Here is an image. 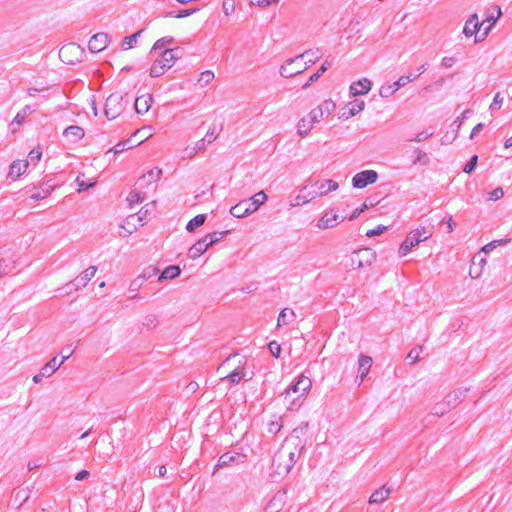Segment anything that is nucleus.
I'll list each match as a JSON object with an SVG mask.
<instances>
[{"mask_svg":"<svg viewBox=\"0 0 512 512\" xmlns=\"http://www.w3.org/2000/svg\"><path fill=\"white\" fill-rule=\"evenodd\" d=\"M341 221H343V217L337 213L331 215L325 214L319 219L317 226L320 229H328L334 227Z\"/></svg>","mask_w":512,"mask_h":512,"instance_id":"21","label":"nucleus"},{"mask_svg":"<svg viewBox=\"0 0 512 512\" xmlns=\"http://www.w3.org/2000/svg\"><path fill=\"white\" fill-rule=\"evenodd\" d=\"M432 235L433 230L431 227L420 226L411 230L399 246V255L401 257L407 256L412 248L418 246L421 242L426 241Z\"/></svg>","mask_w":512,"mask_h":512,"instance_id":"3","label":"nucleus"},{"mask_svg":"<svg viewBox=\"0 0 512 512\" xmlns=\"http://www.w3.org/2000/svg\"><path fill=\"white\" fill-rule=\"evenodd\" d=\"M500 16H501V10L498 7L496 15L488 16L485 20H482L484 23V28H483V32H481V34H480V40H484L487 37L490 29L496 23L497 19Z\"/></svg>","mask_w":512,"mask_h":512,"instance_id":"28","label":"nucleus"},{"mask_svg":"<svg viewBox=\"0 0 512 512\" xmlns=\"http://www.w3.org/2000/svg\"><path fill=\"white\" fill-rule=\"evenodd\" d=\"M372 365V358L362 355L359 358V373L361 380L368 374Z\"/></svg>","mask_w":512,"mask_h":512,"instance_id":"30","label":"nucleus"},{"mask_svg":"<svg viewBox=\"0 0 512 512\" xmlns=\"http://www.w3.org/2000/svg\"><path fill=\"white\" fill-rule=\"evenodd\" d=\"M422 350H423V346H419L417 348L412 349L408 353L407 359H409L412 364L417 362V361H419L420 360V353L422 352Z\"/></svg>","mask_w":512,"mask_h":512,"instance_id":"46","label":"nucleus"},{"mask_svg":"<svg viewBox=\"0 0 512 512\" xmlns=\"http://www.w3.org/2000/svg\"><path fill=\"white\" fill-rule=\"evenodd\" d=\"M153 98L151 94H143L135 100V111L137 114H146L152 105Z\"/></svg>","mask_w":512,"mask_h":512,"instance_id":"18","label":"nucleus"},{"mask_svg":"<svg viewBox=\"0 0 512 512\" xmlns=\"http://www.w3.org/2000/svg\"><path fill=\"white\" fill-rule=\"evenodd\" d=\"M375 260V252L372 249L365 248L354 252L350 257V267L358 269L369 266Z\"/></svg>","mask_w":512,"mask_h":512,"instance_id":"7","label":"nucleus"},{"mask_svg":"<svg viewBox=\"0 0 512 512\" xmlns=\"http://www.w3.org/2000/svg\"><path fill=\"white\" fill-rule=\"evenodd\" d=\"M123 110L122 96L118 94L110 95L105 103L104 114L109 120L119 117Z\"/></svg>","mask_w":512,"mask_h":512,"instance_id":"8","label":"nucleus"},{"mask_svg":"<svg viewBox=\"0 0 512 512\" xmlns=\"http://www.w3.org/2000/svg\"><path fill=\"white\" fill-rule=\"evenodd\" d=\"M312 388V380L300 375L297 382L281 394V403L286 410H294L302 405Z\"/></svg>","mask_w":512,"mask_h":512,"instance_id":"1","label":"nucleus"},{"mask_svg":"<svg viewBox=\"0 0 512 512\" xmlns=\"http://www.w3.org/2000/svg\"><path fill=\"white\" fill-rule=\"evenodd\" d=\"M307 62L303 61L302 57H295L286 62L285 65L281 67V75L284 77H294L307 69Z\"/></svg>","mask_w":512,"mask_h":512,"instance_id":"10","label":"nucleus"},{"mask_svg":"<svg viewBox=\"0 0 512 512\" xmlns=\"http://www.w3.org/2000/svg\"><path fill=\"white\" fill-rule=\"evenodd\" d=\"M335 109V104L332 101H324L323 104L317 109L313 110L308 118L312 121H318L324 115H329Z\"/></svg>","mask_w":512,"mask_h":512,"instance_id":"17","label":"nucleus"},{"mask_svg":"<svg viewBox=\"0 0 512 512\" xmlns=\"http://www.w3.org/2000/svg\"><path fill=\"white\" fill-rule=\"evenodd\" d=\"M240 362L241 361L237 355L227 358L218 368V372L222 379H228L232 383L240 382L244 376Z\"/></svg>","mask_w":512,"mask_h":512,"instance_id":"5","label":"nucleus"},{"mask_svg":"<svg viewBox=\"0 0 512 512\" xmlns=\"http://www.w3.org/2000/svg\"><path fill=\"white\" fill-rule=\"evenodd\" d=\"M235 460V456L230 454V453H225L223 454L219 460H218V464L216 465V467H222V466H228L229 464H231L233 461Z\"/></svg>","mask_w":512,"mask_h":512,"instance_id":"45","label":"nucleus"},{"mask_svg":"<svg viewBox=\"0 0 512 512\" xmlns=\"http://www.w3.org/2000/svg\"><path fill=\"white\" fill-rule=\"evenodd\" d=\"M478 161V156L474 155L469 162L464 166L463 172L466 174H470L476 167Z\"/></svg>","mask_w":512,"mask_h":512,"instance_id":"47","label":"nucleus"},{"mask_svg":"<svg viewBox=\"0 0 512 512\" xmlns=\"http://www.w3.org/2000/svg\"><path fill=\"white\" fill-rule=\"evenodd\" d=\"M132 144H131V140L130 139H127L123 142H120L118 143L116 146H114L113 148H111L108 152H112L114 154H118V153H121L127 149H130L132 148Z\"/></svg>","mask_w":512,"mask_h":512,"instance_id":"40","label":"nucleus"},{"mask_svg":"<svg viewBox=\"0 0 512 512\" xmlns=\"http://www.w3.org/2000/svg\"><path fill=\"white\" fill-rule=\"evenodd\" d=\"M428 162H429L428 155L425 152L417 151L415 163H419L421 165H426Z\"/></svg>","mask_w":512,"mask_h":512,"instance_id":"54","label":"nucleus"},{"mask_svg":"<svg viewBox=\"0 0 512 512\" xmlns=\"http://www.w3.org/2000/svg\"><path fill=\"white\" fill-rule=\"evenodd\" d=\"M378 174L374 170H365L357 173L353 179L352 184L357 189L365 188L369 184H373L377 181Z\"/></svg>","mask_w":512,"mask_h":512,"instance_id":"12","label":"nucleus"},{"mask_svg":"<svg viewBox=\"0 0 512 512\" xmlns=\"http://www.w3.org/2000/svg\"><path fill=\"white\" fill-rule=\"evenodd\" d=\"M213 78L214 73L212 71L206 70L199 75L198 82L201 85H207L213 80Z\"/></svg>","mask_w":512,"mask_h":512,"instance_id":"44","label":"nucleus"},{"mask_svg":"<svg viewBox=\"0 0 512 512\" xmlns=\"http://www.w3.org/2000/svg\"><path fill=\"white\" fill-rule=\"evenodd\" d=\"M373 206L372 203L370 204H367L366 202L362 205L361 208H357L354 210V212L351 214V216L349 217V220H353L355 218H357L363 211H365L366 209H368L369 207Z\"/></svg>","mask_w":512,"mask_h":512,"instance_id":"55","label":"nucleus"},{"mask_svg":"<svg viewBox=\"0 0 512 512\" xmlns=\"http://www.w3.org/2000/svg\"><path fill=\"white\" fill-rule=\"evenodd\" d=\"M180 274L178 266H169L164 269L159 279H174Z\"/></svg>","mask_w":512,"mask_h":512,"instance_id":"37","label":"nucleus"},{"mask_svg":"<svg viewBox=\"0 0 512 512\" xmlns=\"http://www.w3.org/2000/svg\"><path fill=\"white\" fill-rule=\"evenodd\" d=\"M387 230V227L384 226V225H379L377 226L376 228H373V229H369L366 231V236L368 237H375V236H378V235H381L382 233H384L385 231Z\"/></svg>","mask_w":512,"mask_h":512,"instance_id":"48","label":"nucleus"},{"mask_svg":"<svg viewBox=\"0 0 512 512\" xmlns=\"http://www.w3.org/2000/svg\"><path fill=\"white\" fill-rule=\"evenodd\" d=\"M269 350L274 357L278 358L280 356L281 346L276 341H272L269 343Z\"/></svg>","mask_w":512,"mask_h":512,"instance_id":"52","label":"nucleus"},{"mask_svg":"<svg viewBox=\"0 0 512 512\" xmlns=\"http://www.w3.org/2000/svg\"><path fill=\"white\" fill-rule=\"evenodd\" d=\"M96 272L97 268L95 266H90L81 274H79L74 280L76 289L85 287L87 283L95 276Z\"/></svg>","mask_w":512,"mask_h":512,"instance_id":"20","label":"nucleus"},{"mask_svg":"<svg viewBox=\"0 0 512 512\" xmlns=\"http://www.w3.org/2000/svg\"><path fill=\"white\" fill-rule=\"evenodd\" d=\"M64 135L72 137L75 140H80L84 137V130L79 126H70L65 129Z\"/></svg>","mask_w":512,"mask_h":512,"instance_id":"35","label":"nucleus"},{"mask_svg":"<svg viewBox=\"0 0 512 512\" xmlns=\"http://www.w3.org/2000/svg\"><path fill=\"white\" fill-rule=\"evenodd\" d=\"M290 441L291 440H286V443L277 452L273 460V467L275 469V473L278 475L287 474L294 463L295 453L291 451V447L289 445Z\"/></svg>","mask_w":512,"mask_h":512,"instance_id":"4","label":"nucleus"},{"mask_svg":"<svg viewBox=\"0 0 512 512\" xmlns=\"http://www.w3.org/2000/svg\"><path fill=\"white\" fill-rule=\"evenodd\" d=\"M145 195L141 191L133 190L128 195V202L130 205L140 204L143 202Z\"/></svg>","mask_w":512,"mask_h":512,"instance_id":"39","label":"nucleus"},{"mask_svg":"<svg viewBox=\"0 0 512 512\" xmlns=\"http://www.w3.org/2000/svg\"><path fill=\"white\" fill-rule=\"evenodd\" d=\"M299 57L303 58V61L307 62V67H309L311 64H314L317 60H319L322 56L319 49L316 50H309L304 52L301 55H298Z\"/></svg>","mask_w":512,"mask_h":512,"instance_id":"33","label":"nucleus"},{"mask_svg":"<svg viewBox=\"0 0 512 512\" xmlns=\"http://www.w3.org/2000/svg\"><path fill=\"white\" fill-rule=\"evenodd\" d=\"M178 57L174 53V49H166L159 59H156L151 68L150 76L159 77L169 70L177 61Z\"/></svg>","mask_w":512,"mask_h":512,"instance_id":"6","label":"nucleus"},{"mask_svg":"<svg viewBox=\"0 0 512 512\" xmlns=\"http://www.w3.org/2000/svg\"><path fill=\"white\" fill-rule=\"evenodd\" d=\"M162 176V170L158 167L152 168L146 174L142 176V179L146 181L147 184H153L160 180Z\"/></svg>","mask_w":512,"mask_h":512,"instance_id":"32","label":"nucleus"},{"mask_svg":"<svg viewBox=\"0 0 512 512\" xmlns=\"http://www.w3.org/2000/svg\"><path fill=\"white\" fill-rule=\"evenodd\" d=\"M108 44V35L106 33H97L90 38L88 48L92 53H98L103 51Z\"/></svg>","mask_w":512,"mask_h":512,"instance_id":"14","label":"nucleus"},{"mask_svg":"<svg viewBox=\"0 0 512 512\" xmlns=\"http://www.w3.org/2000/svg\"><path fill=\"white\" fill-rule=\"evenodd\" d=\"M27 117H25V114H22L18 112L16 116L13 119V123H16L18 125H22Z\"/></svg>","mask_w":512,"mask_h":512,"instance_id":"57","label":"nucleus"},{"mask_svg":"<svg viewBox=\"0 0 512 512\" xmlns=\"http://www.w3.org/2000/svg\"><path fill=\"white\" fill-rule=\"evenodd\" d=\"M64 363V359L58 360L57 357L52 358L41 369V375L51 376Z\"/></svg>","mask_w":512,"mask_h":512,"instance_id":"26","label":"nucleus"},{"mask_svg":"<svg viewBox=\"0 0 512 512\" xmlns=\"http://www.w3.org/2000/svg\"><path fill=\"white\" fill-rule=\"evenodd\" d=\"M485 264H486L485 258H480L479 256H475L472 259V264L469 269L470 276L474 279L479 278L482 274Z\"/></svg>","mask_w":512,"mask_h":512,"instance_id":"24","label":"nucleus"},{"mask_svg":"<svg viewBox=\"0 0 512 512\" xmlns=\"http://www.w3.org/2000/svg\"><path fill=\"white\" fill-rule=\"evenodd\" d=\"M390 492V488L382 486L370 496L369 503L373 504L384 502L389 497Z\"/></svg>","mask_w":512,"mask_h":512,"instance_id":"29","label":"nucleus"},{"mask_svg":"<svg viewBox=\"0 0 512 512\" xmlns=\"http://www.w3.org/2000/svg\"><path fill=\"white\" fill-rule=\"evenodd\" d=\"M29 157H30V160L32 162L36 161L38 162L41 157H42V151H41V148L40 147H37L35 149H32L30 152H29Z\"/></svg>","mask_w":512,"mask_h":512,"instance_id":"53","label":"nucleus"},{"mask_svg":"<svg viewBox=\"0 0 512 512\" xmlns=\"http://www.w3.org/2000/svg\"><path fill=\"white\" fill-rule=\"evenodd\" d=\"M338 187V183L331 179L311 180L303 187L297 196V204H307L315 198L323 197L337 190Z\"/></svg>","mask_w":512,"mask_h":512,"instance_id":"2","label":"nucleus"},{"mask_svg":"<svg viewBox=\"0 0 512 512\" xmlns=\"http://www.w3.org/2000/svg\"><path fill=\"white\" fill-rule=\"evenodd\" d=\"M272 0H250V3L253 5H258L261 7H266L270 5Z\"/></svg>","mask_w":512,"mask_h":512,"instance_id":"58","label":"nucleus"},{"mask_svg":"<svg viewBox=\"0 0 512 512\" xmlns=\"http://www.w3.org/2000/svg\"><path fill=\"white\" fill-rule=\"evenodd\" d=\"M432 134H433L432 128H428V129L422 131L421 133L417 134L416 137L414 138V140L417 142H421V141L426 140L430 136H432Z\"/></svg>","mask_w":512,"mask_h":512,"instance_id":"51","label":"nucleus"},{"mask_svg":"<svg viewBox=\"0 0 512 512\" xmlns=\"http://www.w3.org/2000/svg\"><path fill=\"white\" fill-rule=\"evenodd\" d=\"M371 89L370 80L364 78L351 84L350 92L353 96H360L368 93Z\"/></svg>","mask_w":512,"mask_h":512,"instance_id":"22","label":"nucleus"},{"mask_svg":"<svg viewBox=\"0 0 512 512\" xmlns=\"http://www.w3.org/2000/svg\"><path fill=\"white\" fill-rule=\"evenodd\" d=\"M222 8H223L224 14L226 16H230L231 14L234 13L235 8H236L235 0H224L222 3Z\"/></svg>","mask_w":512,"mask_h":512,"instance_id":"43","label":"nucleus"},{"mask_svg":"<svg viewBox=\"0 0 512 512\" xmlns=\"http://www.w3.org/2000/svg\"><path fill=\"white\" fill-rule=\"evenodd\" d=\"M205 215L204 214H198L194 218H192L186 225V229L189 232H193L198 227L202 226L205 222Z\"/></svg>","mask_w":512,"mask_h":512,"instance_id":"34","label":"nucleus"},{"mask_svg":"<svg viewBox=\"0 0 512 512\" xmlns=\"http://www.w3.org/2000/svg\"><path fill=\"white\" fill-rule=\"evenodd\" d=\"M29 166V162L27 160H15L9 167L8 177L12 180L18 179L22 176Z\"/></svg>","mask_w":512,"mask_h":512,"instance_id":"16","label":"nucleus"},{"mask_svg":"<svg viewBox=\"0 0 512 512\" xmlns=\"http://www.w3.org/2000/svg\"><path fill=\"white\" fill-rule=\"evenodd\" d=\"M143 31L140 30L130 36H127L122 41V48L124 50H129L134 47V43L136 42L137 38L141 35Z\"/></svg>","mask_w":512,"mask_h":512,"instance_id":"38","label":"nucleus"},{"mask_svg":"<svg viewBox=\"0 0 512 512\" xmlns=\"http://www.w3.org/2000/svg\"><path fill=\"white\" fill-rule=\"evenodd\" d=\"M152 136L151 127H143L133 133L131 140L132 146H138Z\"/></svg>","mask_w":512,"mask_h":512,"instance_id":"23","label":"nucleus"},{"mask_svg":"<svg viewBox=\"0 0 512 512\" xmlns=\"http://www.w3.org/2000/svg\"><path fill=\"white\" fill-rule=\"evenodd\" d=\"M196 152H197V151H196L195 147H189V146H188V147H186V148L184 149V153H185V155H186L188 158H192V157H194V155L196 154Z\"/></svg>","mask_w":512,"mask_h":512,"instance_id":"61","label":"nucleus"},{"mask_svg":"<svg viewBox=\"0 0 512 512\" xmlns=\"http://www.w3.org/2000/svg\"><path fill=\"white\" fill-rule=\"evenodd\" d=\"M501 104H502V98H500L499 94H497L495 97H494V101L491 105V107L494 109V108H497L499 109L501 107Z\"/></svg>","mask_w":512,"mask_h":512,"instance_id":"62","label":"nucleus"},{"mask_svg":"<svg viewBox=\"0 0 512 512\" xmlns=\"http://www.w3.org/2000/svg\"><path fill=\"white\" fill-rule=\"evenodd\" d=\"M196 12V9H186L179 12V14L176 15V18H184L192 15Z\"/></svg>","mask_w":512,"mask_h":512,"instance_id":"56","label":"nucleus"},{"mask_svg":"<svg viewBox=\"0 0 512 512\" xmlns=\"http://www.w3.org/2000/svg\"><path fill=\"white\" fill-rule=\"evenodd\" d=\"M425 71V65H422L420 68H419V73L418 74H409V75H406V76H401L394 84V88H393V91L392 92H395L397 91L400 87L402 86H405L407 85L408 83L414 81L421 73H423Z\"/></svg>","mask_w":512,"mask_h":512,"instance_id":"27","label":"nucleus"},{"mask_svg":"<svg viewBox=\"0 0 512 512\" xmlns=\"http://www.w3.org/2000/svg\"><path fill=\"white\" fill-rule=\"evenodd\" d=\"M313 122L309 118H303L298 123V131L300 134H306L312 127Z\"/></svg>","mask_w":512,"mask_h":512,"instance_id":"42","label":"nucleus"},{"mask_svg":"<svg viewBox=\"0 0 512 512\" xmlns=\"http://www.w3.org/2000/svg\"><path fill=\"white\" fill-rule=\"evenodd\" d=\"M89 476V472L86 471V470H82L80 471L76 476H75V480L77 481H81L85 478H87Z\"/></svg>","mask_w":512,"mask_h":512,"instance_id":"63","label":"nucleus"},{"mask_svg":"<svg viewBox=\"0 0 512 512\" xmlns=\"http://www.w3.org/2000/svg\"><path fill=\"white\" fill-rule=\"evenodd\" d=\"M365 103L362 100H353L342 108L341 118L349 119L364 109Z\"/></svg>","mask_w":512,"mask_h":512,"instance_id":"15","label":"nucleus"},{"mask_svg":"<svg viewBox=\"0 0 512 512\" xmlns=\"http://www.w3.org/2000/svg\"><path fill=\"white\" fill-rule=\"evenodd\" d=\"M508 242V240H495V241H492L488 244H486L482 249L481 251L484 252V253H488L489 251H491L492 249H494L495 247H497L498 245H501V244H504Z\"/></svg>","mask_w":512,"mask_h":512,"instance_id":"50","label":"nucleus"},{"mask_svg":"<svg viewBox=\"0 0 512 512\" xmlns=\"http://www.w3.org/2000/svg\"><path fill=\"white\" fill-rule=\"evenodd\" d=\"M266 200H267V195L263 191L256 193L255 195H253L251 198L248 199L249 203L253 204L252 207L254 206V212L262 204H264Z\"/></svg>","mask_w":512,"mask_h":512,"instance_id":"36","label":"nucleus"},{"mask_svg":"<svg viewBox=\"0 0 512 512\" xmlns=\"http://www.w3.org/2000/svg\"><path fill=\"white\" fill-rule=\"evenodd\" d=\"M252 203H249L248 199L243 200L233 206L230 210V213L237 218H242L250 213L254 212V206L252 207Z\"/></svg>","mask_w":512,"mask_h":512,"instance_id":"19","label":"nucleus"},{"mask_svg":"<svg viewBox=\"0 0 512 512\" xmlns=\"http://www.w3.org/2000/svg\"><path fill=\"white\" fill-rule=\"evenodd\" d=\"M504 196V191L501 187L495 188L489 193V201H497Z\"/></svg>","mask_w":512,"mask_h":512,"instance_id":"49","label":"nucleus"},{"mask_svg":"<svg viewBox=\"0 0 512 512\" xmlns=\"http://www.w3.org/2000/svg\"><path fill=\"white\" fill-rule=\"evenodd\" d=\"M142 226V219L138 214L127 216L121 224V235L128 236Z\"/></svg>","mask_w":512,"mask_h":512,"instance_id":"13","label":"nucleus"},{"mask_svg":"<svg viewBox=\"0 0 512 512\" xmlns=\"http://www.w3.org/2000/svg\"><path fill=\"white\" fill-rule=\"evenodd\" d=\"M225 234L226 232H213L211 234L204 236L203 239L206 240L209 246H212L214 243L220 241Z\"/></svg>","mask_w":512,"mask_h":512,"instance_id":"41","label":"nucleus"},{"mask_svg":"<svg viewBox=\"0 0 512 512\" xmlns=\"http://www.w3.org/2000/svg\"><path fill=\"white\" fill-rule=\"evenodd\" d=\"M82 49L75 43L64 45L59 51V57L66 64H74L80 61Z\"/></svg>","mask_w":512,"mask_h":512,"instance_id":"9","label":"nucleus"},{"mask_svg":"<svg viewBox=\"0 0 512 512\" xmlns=\"http://www.w3.org/2000/svg\"><path fill=\"white\" fill-rule=\"evenodd\" d=\"M210 246L207 244L206 240L203 238L198 240L190 249H189V257L191 259H197L201 255H203Z\"/></svg>","mask_w":512,"mask_h":512,"instance_id":"25","label":"nucleus"},{"mask_svg":"<svg viewBox=\"0 0 512 512\" xmlns=\"http://www.w3.org/2000/svg\"><path fill=\"white\" fill-rule=\"evenodd\" d=\"M484 23L479 20L477 14H473L469 17L464 25L463 32L467 37H474L475 42L481 41L480 34L483 32Z\"/></svg>","mask_w":512,"mask_h":512,"instance_id":"11","label":"nucleus"},{"mask_svg":"<svg viewBox=\"0 0 512 512\" xmlns=\"http://www.w3.org/2000/svg\"><path fill=\"white\" fill-rule=\"evenodd\" d=\"M281 423L280 422H272L270 425H269V432L271 433H277L280 429H281Z\"/></svg>","mask_w":512,"mask_h":512,"instance_id":"59","label":"nucleus"},{"mask_svg":"<svg viewBox=\"0 0 512 512\" xmlns=\"http://www.w3.org/2000/svg\"><path fill=\"white\" fill-rule=\"evenodd\" d=\"M206 137L208 138V142L211 143L213 142L214 140H216L217 138V135L214 131V129H212L211 131H207V134H206Z\"/></svg>","mask_w":512,"mask_h":512,"instance_id":"64","label":"nucleus"},{"mask_svg":"<svg viewBox=\"0 0 512 512\" xmlns=\"http://www.w3.org/2000/svg\"><path fill=\"white\" fill-rule=\"evenodd\" d=\"M64 352H65V354H64V356H63V358H62V359H64V361H65L66 359H68L69 357H71V356L73 355V353H74V348L72 347V345L67 346V347L64 349Z\"/></svg>","mask_w":512,"mask_h":512,"instance_id":"60","label":"nucleus"},{"mask_svg":"<svg viewBox=\"0 0 512 512\" xmlns=\"http://www.w3.org/2000/svg\"><path fill=\"white\" fill-rule=\"evenodd\" d=\"M76 182L78 185V192H82L90 187H93L96 184V179L89 178L86 175L82 174L77 177Z\"/></svg>","mask_w":512,"mask_h":512,"instance_id":"31","label":"nucleus"}]
</instances>
